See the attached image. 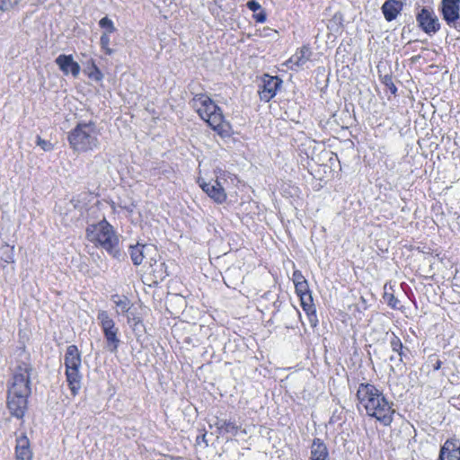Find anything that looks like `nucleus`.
<instances>
[{
    "mask_svg": "<svg viewBox=\"0 0 460 460\" xmlns=\"http://www.w3.org/2000/svg\"><path fill=\"white\" fill-rule=\"evenodd\" d=\"M36 144L45 152L52 151L54 148V145L50 141L42 139L40 136L37 137Z\"/></svg>",
    "mask_w": 460,
    "mask_h": 460,
    "instance_id": "nucleus-31",
    "label": "nucleus"
},
{
    "mask_svg": "<svg viewBox=\"0 0 460 460\" xmlns=\"http://www.w3.org/2000/svg\"><path fill=\"white\" fill-rule=\"evenodd\" d=\"M390 360H391V361H394V356H391V357H390Z\"/></svg>",
    "mask_w": 460,
    "mask_h": 460,
    "instance_id": "nucleus-45",
    "label": "nucleus"
},
{
    "mask_svg": "<svg viewBox=\"0 0 460 460\" xmlns=\"http://www.w3.org/2000/svg\"><path fill=\"white\" fill-rule=\"evenodd\" d=\"M381 82L390 91L392 94H396L397 87L394 83V78L392 75H385L384 76H381Z\"/></svg>",
    "mask_w": 460,
    "mask_h": 460,
    "instance_id": "nucleus-28",
    "label": "nucleus"
},
{
    "mask_svg": "<svg viewBox=\"0 0 460 460\" xmlns=\"http://www.w3.org/2000/svg\"><path fill=\"white\" fill-rule=\"evenodd\" d=\"M439 460H460V441L447 439L440 448Z\"/></svg>",
    "mask_w": 460,
    "mask_h": 460,
    "instance_id": "nucleus-12",
    "label": "nucleus"
},
{
    "mask_svg": "<svg viewBox=\"0 0 460 460\" xmlns=\"http://www.w3.org/2000/svg\"><path fill=\"white\" fill-rule=\"evenodd\" d=\"M16 460H31L30 441L26 436H21L16 439Z\"/></svg>",
    "mask_w": 460,
    "mask_h": 460,
    "instance_id": "nucleus-20",
    "label": "nucleus"
},
{
    "mask_svg": "<svg viewBox=\"0 0 460 460\" xmlns=\"http://www.w3.org/2000/svg\"><path fill=\"white\" fill-rule=\"evenodd\" d=\"M402 290L403 291V293L407 296V297L414 304L416 305V298H415V296L413 294V291L412 289L411 288V287L405 283V282H402L401 285H400Z\"/></svg>",
    "mask_w": 460,
    "mask_h": 460,
    "instance_id": "nucleus-33",
    "label": "nucleus"
},
{
    "mask_svg": "<svg viewBox=\"0 0 460 460\" xmlns=\"http://www.w3.org/2000/svg\"><path fill=\"white\" fill-rule=\"evenodd\" d=\"M403 3L401 0H386L381 7L382 13L387 22L397 18L403 9Z\"/></svg>",
    "mask_w": 460,
    "mask_h": 460,
    "instance_id": "nucleus-14",
    "label": "nucleus"
},
{
    "mask_svg": "<svg viewBox=\"0 0 460 460\" xmlns=\"http://www.w3.org/2000/svg\"><path fill=\"white\" fill-rule=\"evenodd\" d=\"M246 6L249 10L252 11L253 13H256L257 11H260L261 9V4L256 0L248 1Z\"/></svg>",
    "mask_w": 460,
    "mask_h": 460,
    "instance_id": "nucleus-36",
    "label": "nucleus"
},
{
    "mask_svg": "<svg viewBox=\"0 0 460 460\" xmlns=\"http://www.w3.org/2000/svg\"><path fill=\"white\" fill-rule=\"evenodd\" d=\"M145 245H141L139 243L136 245H130L129 247V254L130 259L134 265L138 266L142 263L144 260L143 249Z\"/></svg>",
    "mask_w": 460,
    "mask_h": 460,
    "instance_id": "nucleus-23",
    "label": "nucleus"
},
{
    "mask_svg": "<svg viewBox=\"0 0 460 460\" xmlns=\"http://www.w3.org/2000/svg\"><path fill=\"white\" fill-rule=\"evenodd\" d=\"M313 51L309 45H303L285 62V66L293 71H298L312 58Z\"/></svg>",
    "mask_w": 460,
    "mask_h": 460,
    "instance_id": "nucleus-10",
    "label": "nucleus"
},
{
    "mask_svg": "<svg viewBox=\"0 0 460 460\" xmlns=\"http://www.w3.org/2000/svg\"><path fill=\"white\" fill-rule=\"evenodd\" d=\"M300 301H301V306H302L303 310L305 312V314H307L310 323L312 324L313 323L315 324L317 322V315H316V310H315L314 305L313 303L312 295L304 296V297L302 296V298H300Z\"/></svg>",
    "mask_w": 460,
    "mask_h": 460,
    "instance_id": "nucleus-22",
    "label": "nucleus"
},
{
    "mask_svg": "<svg viewBox=\"0 0 460 460\" xmlns=\"http://www.w3.org/2000/svg\"><path fill=\"white\" fill-rule=\"evenodd\" d=\"M340 418L335 415V413L332 414V416L329 420V424H334L338 421Z\"/></svg>",
    "mask_w": 460,
    "mask_h": 460,
    "instance_id": "nucleus-42",
    "label": "nucleus"
},
{
    "mask_svg": "<svg viewBox=\"0 0 460 460\" xmlns=\"http://www.w3.org/2000/svg\"><path fill=\"white\" fill-rule=\"evenodd\" d=\"M127 321H128V323L132 328L135 329L137 327V325L141 323V318L130 310L129 313L127 314Z\"/></svg>",
    "mask_w": 460,
    "mask_h": 460,
    "instance_id": "nucleus-32",
    "label": "nucleus"
},
{
    "mask_svg": "<svg viewBox=\"0 0 460 460\" xmlns=\"http://www.w3.org/2000/svg\"><path fill=\"white\" fill-rule=\"evenodd\" d=\"M228 179L234 181L233 175L228 172L219 170L217 174V180L214 182L199 181V183L202 190L206 192L210 199L218 204H222L226 199L225 184Z\"/></svg>",
    "mask_w": 460,
    "mask_h": 460,
    "instance_id": "nucleus-7",
    "label": "nucleus"
},
{
    "mask_svg": "<svg viewBox=\"0 0 460 460\" xmlns=\"http://www.w3.org/2000/svg\"><path fill=\"white\" fill-rule=\"evenodd\" d=\"M86 235L90 242L103 248L112 257L119 258V237L113 226L107 220L103 219L88 226Z\"/></svg>",
    "mask_w": 460,
    "mask_h": 460,
    "instance_id": "nucleus-5",
    "label": "nucleus"
},
{
    "mask_svg": "<svg viewBox=\"0 0 460 460\" xmlns=\"http://www.w3.org/2000/svg\"><path fill=\"white\" fill-rule=\"evenodd\" d=\"M387 286L388 284H385L384 287L385 291L383 295V299L390 308L394 310H400L402 308L400 300L394 296L393 292H388Z\"/></svg>",
    "mask_w": 460,
    "mask_h": 460,
    "instance_id": "nucleus-25",
    "label": "nucleus"
},
{
    "mask_svg": "<svg viewBox=\"0 0 460 460\" xmlns=\"http://www.w3.org/2000/svg\"><path fill=\"white\" fill-rule=\"evenodd\" d=\"M252 17L255 20V22H259V23L265 22V21L267 19V15H266L265 11H263L261 9L260 10L259 13H255Z\"/></svg>",
    "mask_w": 460,
    "mask_h": 460,
    "instance_id": "nucleus-37",
    "label": "nucleus"
},
{
    "mask_svg": "<svg viewBox=\"0 0 460 460\" xmlns=\"http://www.w3.org/2000/svg\"><path fill=\"white\" fill-rule=\"evenodd\" d=\"M97 321L106 341V348L111 353L116 352L120 344L119 329L114 319L106 310H99Z\"/></svg>",
    "mask_w": 460,
    "mask_h": 460,
    "instance_id": "nucleus-6",
    "label": "nucleus"
},
{
    "mask_svg": "<svg viewBox=\"0 0 460 460\" xmlns=\"http://www.w3.org/2000/svg\"><path fill=\"white\" fill-rule=\"evenodd\" d=\"M200 441L204 442L206 446H208V442L206 439V432L203 433L201 436L197 437V443H200Z\"/></svg>",
    "mask_w": 460,
    "mask_h": 460,
    "instance_id": "nucleus-41",
    "label": "nucleus"
},
{
    "mask_svg": "<svg viewBox=\"0 0 460 460\" xmlns=\"http://www.w3.org/2000/svg\"><path fill=\"white\" fill-rule=\"evenodd\" d=\"M67 385L73 396L79 394L82 385V374L79 369H66L65 372Z\"/></svg>",
    "mask_w": 460,
    "mask_h": 460,
    "instance_id": "nucleus-18",
    "label": "nucleus"
},
{
    "mask_svg": "<svg viewBox=\"0 0 460 460\" xmlns=\"http://www.w3.org/2000/svg\"><path fill=\"white\" fill-rule=\"evenodd\" d=\"M30 363L19 362L12 371L7 383L6 405L12 416L22 420L28 409V398L31 395Z\"/></svg>",
    "mask_w": 460,
    "mask_h": 460,
    "instance_id": "nucleus-2",
    "label": "nucleus"
},
{
    "mask_svg": "<svg viewBox=\"0 0 460 460\" xmlns=\"http://www.w3.org/2000/svg\"><path fill=\"white\" fill-rule=\"evenodd\" d=\"M357 408L359 412L375 419L383 426H390L396 412L394 403L384 391L373 384L360 383L357 389Z\"/></svg>",
    "mask_w": 460,
    "mask_h": 460,
    "instance_id": "nucleus-1",
    "label": "nucleus"
},
{
    "mask_svg": "<svg viewBox=\"0 0 460 460\" xmlns=\"http://www.w3.org/2000/svg\"><path fill=\"white\" fill-rule=\"evenodd\" d=\"M418 27L428 35H434L440 30V22L431 7L424 6L416 13Z\"/></svg>",
    "mask_w": 460,
    "mask_h": 460,
    "instance_id": "nucleus-8",
    "label": "nucleus"
},
{
    "mask_svg": "<svg viewBox=\"0 0 460 460\" xmlns=\"http://www.w3.org/2000/svg\"><path fill=\"white\" fill-rule=\"evenodd\" d=\"M357 306L358 310L362 311H366L368 307L367 303L363 296L360 297V304H358Z\"/></svg>",
    "mask_w": 460,
    "mask_h": 460,
    "instance_id": "nucleus-39",
    "label": "nucleus"
},
{
    "mask_svg": "<svg viewBox=\"0 0 460 460\" xmlns=\"http://www.w3.org/2000/svg\"><path fill=\"white\" fill-rule=\"evenodd\" d=\"M292 281L295 285L296 283H303L307 280L305 279V278L304 277V275L302 274V272L300 270H294V272L292 274Z\"/></svg>",
    "mask_w": 460,
    "mask_h": 460,
    "instance_id": "nucleus-35",
    "label": "nucleus"
},
{
    "mask_svg": "<svg viewBox=\"0 0 460 460\" xmlns=\"http://www.w3.org/2000/svg\"><path fill=\"white\" fill-rule=\"evenodd\" d=\"M111 299L117 307V315L129 313L131 309V303L126 296L114 294L111 296Z\"/></svg>",
    "mask_w": 460,
    "mask_h": 460,
    "instance_id": "nucleus-21",
    "label": "nucleus"
},
{
    "mask_svg": "<svg viewBox=\"0 0 460 460\" xmlns=\"http://www.w3.org/2000/svg\"><path fill=\"white\" fill-rule=\"evenodd\" d=\"M434 357H435L434 355L429 357V359L430 362H433V358Z\"/></svg>",
    "mask_w": 460,
    "mask_h": 460,
    "instance_id": "nucleus-44",
    "label": "nucleus"
},
{
    "mask_svg": "<svg viewBox=\"0 0 460 460\" xmlns=\"http://www.w3.org/2000/svg\"><path fill=\"white\" fill-rule=\"evenodd\" d=\"M99 26L104 30L103 32L114 33L116 31V28L112 20L109 17L105 16L99 21Z\"/></svg>",
    "mask_w": 460,
    "mask_h": 460,
    "instance_id": "nucleus-27",
    "label": "nucleus"
},
{
    "mask_svg": "<svg viewBox=\"0 0 460 460\" xmlns=\"http://www.w3.org/2000/svg\"><path fill=\"white\" fill-rule=\"evenodd\" d=\"M100 132L93 121H81L68 132L70 148L78 153H87L96 149L100 144Z\"/></svg>",
    "mask_w": 460,
    "mask_h": 460,
    "instance_id": "nucleus-4",
    "label": "nucleus"
},
{
    "mask_svg": "<svg viewBox=\"0 0 460 460\" xmlns=\"http://www.w3.org/2000/svg\"><path fill=\"white\" fill-rule=\"evenodd\" d=\"M190 105L220 137H226L233 134L232 126L225 119L221 108L209 96L204 93L195 94Z\"/></svg>",
    "mask_w": 460,
    "mask_h": 460,
    "instance_id": "nucleus-3",
    "label": "nucleus"
},
{
    "mask_svg": "<svg viewBox=\"0 0 460 460\" xmlns=\"http://www.w3.org/2000/svg\"><path fill=\"white\" fill-rule=\"evenodd\" d=\"M215 427L219 436H236L241 429V425L233 420H217Z\"/></svg>",
    "mask_w": 460,
    "mask_h": 460,
    "instance_id": "nucleus-16",
    "label": "nucleus"
},
{
    "mask_svg": "<svg viewBox=\"0 0 460 460\" xmlns=\"http://www.w3.org/2000/svg\"><path fill=\"white\" fill-rule=\"evenodd\" d=\"M439 11L446 23L453 28L460 19V0H441Z\"/></svg>",
    "mask_w": 460,
    "mask_h": 460,
    "instance_id": "nucleus-9",
    "label": "nucleus"
},
{
    "mask_svg": "<svg viewBox=\"0 0 460 460\" xmlns=\"http://www.w3.org/2000/svg\"><path fill=\"white\" fill-rule=\"evenodd\" d=\"M311 460H330L329 450L323 439L315 438L310 447Z\"/></svg>",
    "mask_w": 460,
    "mask_h": 460,
    "instance_id": "nucleus-17",
    "label": "nucleus"
},
{
    "mask_svg": "<svg viewBox=\"0 0 460 460\" xmlns=\"http://www.w3.org/2000/svg\"><path fill=\"white\" fill-rule=\"evenodd\" d=\"M0 259L3 263H13L14 262V246L7 243L4 244L0 248Z\"/></svg>",
    "mask_w": 460,
    "mask_h": 460,
    "instance_id": "nucleus-24",
    "label": "nucleus"
},
{
    "mask_svg": "<svg viewBox=\"0 0 460 460\" xmlns=\"http://www.w3.org/2000/svg\"><path fill=\"white\" fill-rule=\"evenodd\" d=\"M56 64L64 75L71 74L74 77H76L80 74V66L73 58L72 55H59L56 60Z\"/></svg>",
    "mask_w": 460,
    "mask_h": 460,
    "instance_id": "nucleus-13",
    "label": "nucleus"
},
{
    "mask_svg": "<svg viewBox=\"0 0 460 460\" xmlns=\"http://www.w3.org/2000/svg\"><path fill=\"white\" fill-rule=\"evenodd\" d=\"M449 403L456 409L460 411V395L453 396L449 399Z\"/></svg>",
    "mask_w": 460,
    "mask_h": 460,
    "instance_id": "nucleus-38",
    "label": "nucleus"
},
{
    "mask_svg": "<svg viewBox=\"0 0 460 460\" xmlns=\"http://www.w3.org/2000/svg\"><path fill=\"white\" fill-rule=\"evenodd\" d=\"M20 0H0V9L2 11H8L14 7Z\"/></svg>",
    "mask_w": 460,
    "mask_h": 460,
    "instance_id": "nucleus-34",
    "label": "nucleus"
},
{
    "mask_svg": "<svg viewBox=\"0 0 460 460\" xmlns=\"http://www.w3.org/2000/svg\"><path fill=\"white\" fill-rule=\"evenodd\" d=\"M82 364L81 353L75 345H69L66 348L64 365L66 369H79Z\"/></svg>",
    "mask_w": 460,
    "mask_h": 460,
    "instance_id": "nucleus-15",
    "label": "nucleus"
},
{
    "mask_svg": "<svg viewBox=\"0 0 460 460\" xmlns=\"http://www.w3.org/2000/svg\"><path fill=\"white\" fill-rule=\"evenodd\" d=\"M91 66L93 68V71L89 73V77L91 79H93L95 81H101L103 78V75L99 69V67L96 66L93 60H91Z\"/></svg>",
    "mask_w": 460,
    "mask_h": 460,
    "instance_id": "nucleus-30",
    "label": "nucleus"
},
{
    "mask_svg": "<svg viewBox=\"0 0 460 460\" xmlns=\"http://www.w3.org/2000/svg\"><path fill=\"white\" fill-rule=\"evenodd\" d=\"M296 293L299 296V298H302V296H311V291L309 289V286L307 281L303 283H296L295 284Z\"/></svg>",
    "mask_w": 460,
    "mask_h": 460,
    "instance_id": "nucleus-29",
    "label": "nucleus"
},
{
    "mask_svg": "<svg viewBox=\"0 0 460 460\" xmlns=\"http://www.w3.org/2000/svg\"><path fill=\"white\" fill-rule=\"evenodd\" d=\"M282 84V80L279 76L264 75L262 77V85L259 90L260 99L263 102H270L276 94Z\"/></svg>",
    "mask_w": 460,
    "mask_h": 460,
    "instance_id": "nucleus-11",
    "label": "nucleus"
},
{
    "mask_svg": "<svg viewBox=\"0 0 460 460\" xmlns=\"http://www.w3.org/2000/svg\"><path fill=\"white\" fill-rule=\"evenodd\" d=\"M442 366V361L440 359L436 358L432 365V369L434 371L438 370Z\"/></svg>",
    "mask_w": 460,
    "mask_h": 460,
    "instance_id": "nucleus-40",
    "label": "nucleus"
},
{
    "mask_svg": "<svg viewBox=\"0 0 460 460\" xmlns=\"http://www.w3.org/2000/svg\"><path fill=\"white\" fill-rule=\"evenodd\" d=\"M133 207L134 205H131L130 207H125V209H127L128 212H133Z\"/></svg>",
    "mask_w": 460,
    "mask_h": 460,
    "instance_id": "nucleus-43",
    "label": "nucleus"
},
{
    "mask_svg": "<svg viewBox=\"0 0 460 460\" xmlns=\"http://www.w3.org/2000/svg\"><path fill=\"white\" fill-rule=\"evenodd\" d=\"M387 335L391 349L400 357L399 361L403 362L404 358H409L410 349L402 344L401 339L394 332H392Z\"/></svg>",
    "mask_w": 460,
    "mask_h": 460,
    "instance_id": "nucleus-19",
    "label": "nucleus"
},
{
    "mask_svg": "<svg viewBox=\"0 0 460 460\" xmlns=\"http://www.w3.org/2000/svg\"><path fill=\"white\" fill-rule=\"evenodd\" d=\"M111 34L108 32H102L100 38V45L102 50L108 56L113 54L114 50L110 47L111 45Z\"/></svg>",
    "mask_w": 460,
    "mask_h": 460,
    "instance_id": "nucleus-26",
    "label": "nucleus"
}]
</instances>
